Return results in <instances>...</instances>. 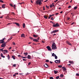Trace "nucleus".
<instances>
[{"label":"nucleus","instance_id":"0e129e2a","mask_svg":"<svg viewBox=\"0 0 79 79\" xmlns=\"http://www.w3.org/2000/svg\"><path fill=\"white\" fill-rule=\"evenodd\" d=\"M58 1V0H56V1H54V2H56Z\"/></svg>","mask_w":79,"mask_h":79},{"label":"nucleus","instance_id":"6e6552de","mask_svg":"<svg viewBox=\"0 0 79 79\" xmlns=\"http://www.w3.org/2000/svg\"><path fill=\"white\" fill-rule=\"evenodd\" d=\"M6 47V45L4 44L3 43L1 45V47Z\"/></svg>","mask_w":79,"mask_h":79},{"label":"nucleus","instance_id":"4468645a","mask_svg":"<svg viewBox=\"0 0 79 79\" xmlns=\"http://www.w3.org/2000/svg\"><path fill=\"white\" fill-rule=\"evenodd\" d=\"M1 57H2V58L5 57V56H3L2 53L1 54Z\"/></svg>","mask_w":79,"mask_h":79},{"label":"nucleus","instance_id":"412c9836","mask_svg":"<svg viewBox=\"0 0 79 79\" xmlns=\"http://www.w3.org/2000/svg\"><path fill=\"white\" fill-rule=\"evenodd\" d=\"M27 54H28V53H27V52H24L23 53V55H25L26 56L27 55Z\"/></svg>","mask_w":79,"mask_h":79},{"label":"nucleus","instance_id":"393cba45","mask_svg":"<svg viewBox=\"0 0 79 79\" xmlns=\"http://www.w3.org/2000/svg\"><path fill=\"white\" fill-rule=\"evenodd\" d=\"M60 77H63V76H64V75L63 74H61L60 76Z\"/></svg>","mask_w":79,"mask_h":79},{"label":"nucleus","instance_id":"6ab92c4d","mask_svg":"<svg viewBox=\"0 0 79 79\" xmlns=\"http://www.w3.org/2000/svg\"><path fill=\"white\" fill-rule=\"evenodd\" d=\"M53 72H54L55 74H57V73H58V72L56 71L55 70H54Z\"/></svg>","mask_w":79,"mask_h":79},{"label":"nucleus","instance_id":"5701e85b","mask_svg":"<svg viewBox=\"0 0 79 79\" xmlns=\"http://www.w3.org/2000/svg\"><path fill=\"white\" fill-rule=\"evenodd\" d=\"M12 58H13V60H15V56H12Z\"/></svg>","mask_w":79,"mask_h":79},{"label":"nucleus","instance_id":"5fc2aeb1","mask_svg":"<svg viewBox=\"0 0 79 79\" xmlns=\"http://www.w3.org/2000/svg\"><path fill=\"white\" fill-rule=\"evenodd\" d=\"M70 7H71V6H68V8H70Z\"/></svg>","mask_w":79,"mask_h":79},{"label":"nucleus","instance_id":"bf43d9fd","mask_svg":"<svg viewBox=\"0 0 79 79\" xmlns=\"http://www.w3.org/2000/svg\"><path fill=\"white\" fill-rule=\"evenodd\" d=\"M27 57H22V58H27Z\"/></svg>","mask_w":79,"mask_h":79},{"label":"nucleus","instance_id":"13d9d810","mask_svg":"<svg viewBox=\"0 0 79 79\" xmlns=\"http://www.w3.org/2000/svg\"><path fill=\"white\" fill-rule=\"evenodd\" d=\"M50 18H51V16L50 15L49 17H48V19H50Z\"/></svg>","mask_w":79,"mask_h":79},{"label":"nucleus","instance_id":"bb28decb","mask_svg":"<svg viewBox=\"0 0 79 79\" xmlns=\"http://www.w3.org/2000/svg\"><path fill=\"white\" fill-rule=\"evenodd\" d=\"M11 15H14V16L15 15V13L14 12H11Z\"/></svg>","mask_w":79,"mask_h":79},{"label":"nucleus","instance_id":"cd10ccee","mask_svg":"<svg viewBox=\"0 0 79 79\" xmlns=\"http://www.w3.org/2000/svg\"><path fill=\"white\" fill-rule=\"evenodd\" d=\"M3 49H4V48L1 49H0V50H1V51H2V52H4V50H3Z\"/></svg>","mask_w":79,"mask_h":79},{"label":"nucleus","instance_id":"4be33fe9","mask_svg":"<svg viewBox=\"0 0 79 79\" xmlns=\"http://www.w3.org/2000/svg\"><path fill=\"white\" fill-rule=\"evenodd\" d=\"M33 36L34 37H38V36L35 35H33Z\"/></svg>","mask_w":79,"mask_h":79},{"label":"nucleus","instance_id":"c9c22d12","mask_svg":"<svg viewBox=\"0 0 79 79\" xmlns=\"http://www.w3.org/2000/svg\"><path fill=\"white\" fill-rule=\"evenodd\" d=\"M46 7L47 8H48V9H49V6H48L47 5L46 6Z\"/></svg>","mask_w":79,"mask_h":79},{"label":"nucleus","instance_id":"ddd939ff","mask_svg":"<svg viewBox=\"0 0 79 79\" xmlns=\"http://www.w3.org/2000/svg\"><path fill=\"white\" fill-rule=\"evenodd\" d=\"M0 42L1 43V44H3L4 43V41L3 40H0Z\"/></svg>","mask_w":79,"mask_h":79},{"label":"nucleus","instance_id":"e433bc0d","mask_svg":"<svg viewBox=\"0 0 79 79\" xmlns=\"http://www.w3.org/2000/svg\"><path fill=\"white\" fill-rule=\"evenodd\" d=\"M29 38L30 39H31V40H33V38L32 37H30Z\"/></svg>","mask_w":79,"mask_h":79},{"label":"nucleus","instance_id":"7ed1b4c3","mask_svg":"<svg viewBox=\"0 0 79 79\" xmlns=\"http://www.w3.org/2000/svg\"><path fill=\"white\" fill-rule=\"evenodd\" d=\"M60 26V24H58V23H56V24H53V27H59Z\"/></svg>","mask_w":79,"mask_h":79},{"label":"nucleus","instance_id":"c85d7f7f","mask_svg":"<svg viewBox=\"0 0 79 79\" xmlns=\"http://www.w3.org/2000/svg\"><path fill=\"white\" fill-rule=\"evenodd\" d=\"M63 71H66V68L64 67L63 68Z\"/></svg>","mask_w":79,"mask_h":79},{"label":"nucleus","instance_id":"49530a36","mask_svg":"<svg viewBox=\"0 0 79 79\" xmlns=\"http://www.w3.org/2000/svg\"><path fill=\"white\" fill-rule=\"evenodd\" d=\"M31 64V62H29L28 63V66H29V65H30Z\"/></svg>","mask_w":79,"mask_h":79},{"label":"nucleus","instance_id":"58836bf2","mask_svg":"<svg viewBox=\"0 0 79 79\" xmlns=\"http://www.w3.org/2000/svg\"><path fill=\"white\" fill-rule=\"evenodd\" d=\"M7 43V42H4V43H3L5 45H6V44Z\"/></svg>","mask_w":79,"mask_h":79},{"label":"nucleus","instance_id":"20e7f679","mask_svg":"<svg viewBox=\"0 0 79 79\" xmlns=\"http://www.w3.org/2000/svg\"><path fill=\"white\" fill-rule=\"evenodd\" d=\"M58 31V30H55L53 31H52L51 32V34H53V33H55L56 32H57Z\"/></svg>","mask_w":79,"mask_h":79},{"label":"nucleus","instance_id":"f257e3e1","mask_svg":"<svg viewBox=\"0 0 79 79\" xmlns=\"http://www.w3.org/2000/svg\"><path fill=\"white\" fill-rule=\"evenodd\" d=\"M52 50H55V49H57L56 46L55 44V43L53 42L52 46Z\"/></svg>","mask_w":79,"mask_h":79},{"label":"nucleus","instance_id":"a19ab883","mask_svg":"<svg viewBox=\"0 0 79 79\" xmlns=\"http://www.w3.org/2000/svg\"><path fill=\"white\" fill-rule=\"evenodd\" d=\"M16 64H14L13 65V66L14 67H16Z\"/></svg>","mask_w":79,"mask_h":79},{"label":"nucleus","instance_id":"7c9ffc66","mask_svg":"<svg viewBox=\"0 0 79 79\" xmlns=\"http://www.w3.org/2000/svg\"><path fill=\"white\" fill-rule=\"evenodd\" d=\"M55 55H56V54H55V53H52V56H55Z\"/></svg>","mask_w":79,"mask_h":79},{"label":"nucleus","instance_id":"052dcab7","mask_svg":"<svg viewBox=\"0 0 79 79\" xmlns=\"http://www.w3.org/2000/svg\"><path fill=\"white\" fill-rule=\"evenodd\" d=\"M74 23L73 22L71 24V25H73V24H74Z\"/></svg>","mask_w":79,"mask_h":79},{"label":"nucleus","instance_id":"c03bdc74","mask_svg":"<svg viewBox=\"0 0 79 79\" xmlns=\"http://www.w3.org/2000/svg\"><path fill=\"white\" fill-rule=\"evenodd\" d=\"M50 79H53V77H50Z\"/></svg>","mask_w":79,"mask_h":79},{"label":"nucleus","instance_id":"f8f14e48","mask_svg":"<svg viewBox=\"0 0 79 79\" xmlns=\"http://www.w3.org/2000/svg\"><path fill=\"white\" fill-rule=\"evenodd\" d=\"M33 41H35V42H39V41L37 39H34L33 40Z\"/></svg>","mask_w":79,"mask_h":79},{"label":"nucleus","instance_id":"09e8293b","mask_svg":"<svg viewBox=\"0 0 79 79\" xmlns=\"http://www.w3.org/2000/svg\"><path fill=\"white\" fill-rule=\"evenodd\" d=\"M9 40H11V39H12V38H11V37H10V38L9 39Z\"/></svg>","mask_w":79,"mask_h":79},{"label":"nucleus","instance_id":"6e6d98bb","mask_svg":"<svg viewBox=\"0 0 79 79\" xmlns=\"http://www.w3.org/2000/svg\"><path fill=\"white\" fill-rule=\"evenodd\" d=\"M18 57H21V56H20V55H18Z\"/></svg>","mask_w":79,"mask_h":79},{"label":"nucleus","instance_id":"864d4df0","mask_svg":"<svg viewBox=\"0 0 79 79\" xmlns=\"http://www.w3.org/2000/svg\"><path fill=\"white\" fill-rule=\"evenodd\" d=\"M50 16H51V17H52V16H54V15H50Z\"/></svg>","mask_w":79,"mask_h":79},{"label":"nucleus","instance_id":"e2e57ef3","mask_svg":"<svg viewBox=\"0 0 79 79\" xmlns=\"http://www.w3.org/2000/svg\"><path fill=\"white\" fill-rule=\"evenodd\" d=\"M58 14H59L58 13H56V15H58Z\"/></svg>","mask_w":79,"mask_h":79},{"label":"nucleus","instance_id":"aec40b11","mask_svg":"<svg viewBox=\"0 0 79 79\" xmlns=\"http://www.w3.org/2000/svg\"><path fill=\"white\" fill-rule=\"evenodd\" d=\"M7 58L8 60H10V56H9V55H7Z\"/></svg>","mask_w":79,"mask_h":79},{"label":"nucleus","instance_id":"39448f33","mask_svg":"<svg viewBox=\"0 0 79 79\" xmlns=\"http://www.w3.org/2000/svg\"><path fill=\"white\" fill-rule=\"evenodd\" d=\"M46 48L48 49V50H49V51H52V50H51V48L49 46H48L46 47Z\"/></svg>","mask_w":79,"mask_h":79},{"label":"nucleus","instance_id":"69168bd1","mask_svg":"<svg viewBox=\"0 0 79 79\" xmlns=\"http://www.w3.org/2000/svg\"><path fill=\"white\" fill-rule=\"evenodd\" d=\"M13 45H15V43L13 42Z\"/></svg>","mask_w":79,"mask_h":79},{"label":"nucleus","instance_id":"3c124183","mask_svg":"<svg viewBox=\"0 0 79 79\" xmlns=\"http://www.w3.org/2000/svg\"><path fill=\"white\" fill-rule=\"evenodd\" d=\"M45 6H43V10H45Z\"/></svg>","mask_w":79,"mask_h":79},{"label":"nucleus","instance_id":"79ce46f5","mask_svg":"<svg viewBox=\"0 0 79 79\" xmlns=\"http://www.w3.org/2000/svg\"><path fill=\"white\" fill-rule=\"evenodd\" d=\"M51 20H54V19L53 18V17H52L51 18Z\"/></svg>","mask_w":79,"mask_h":79},{"label":"nucleus","instance_id":"a211bd4d","mask_svg":"<svg viewBox=\"0 0 79 79\" xmlns=\"http://www.w3.org/2000/svg\"><path fill=\"white\" fill-rule=\"evenodd\" d=\"M15 24H16V25H17V26H19V23H15Z\"/></svg>","mask_w":79,"mask_h":79},{"label":"nucleus","instance_id":"dca6fc26","mask_svg":"<svg viewBox=\"0 0 79 79\" xmlns=\"http://www.w3.org/2000/svg\"><path fill=\"white\" fill-rule=\"evenodd\" d=\"M69 63L71 64H74V62L72 61H69Z\"/></svg>","mask_w":79,"mask_h":79},{"label":"nucleus","instance_id":"c756f323","mask_svg":"<svg viewBox=\"0 0 79 79\" xmlns=\"http://www.w3.org/2000/svg\"><path fill=\"white\" fill-rule=\"evenodd\" d=\"M4 52H6V53H8V50H4Z\"/></svg>","mask_w":79,"mask_h":79},{"label":"nucleus","instance_id":"a18cd8bd","mask_svg":"<svg viewBox=\"0 0 79 79\" xmlns=\"http://www.w3.org/2000/svg\"><path fill=\"white\" fill-rule=\"evenodd\" d=\"M10 6H12V7H13V4H10Z\"/></svg>","mask_w":79,"mask_h":79},{"label":"nucleus","instance_id":"72a5a7b5","mask_svg":"<svg viewBox=\"0 0 79 79\" xmlns=\"http://www.w3.org/2000/svg\"><path fill=\"white\" fill-rule=\"evenodd\" d=\"M50 7V8H52V7H53V6H52V4H51L50 5H49Z\"/></svg>","mask_w":79,"mask_h":79},{"label":"nucleus","instance_id":"f704fd0d","mask_svg":"<svg viewBox=\"0 0 79 79\" xmlns=\"http://www.w3.org/2000/svg\"><path fill=\"white\" fill-rule=\"evenodd\" d=\"M74 10H76V9L77 8V7L75 6L74 7Z\"/></svg>","mask_w":79,"mask_h":79},{"label":"nucleus","instance_id":"ea45409f","mask_svg":"<svg viewBox=\"0 0 79 79\" xmlns=\"http://www.w3.org/2000/svg\"><path fill=\"white\" fill-rule=\"evenodd\" d=\"M76 75L77 76H79V73H77L76 74Z\"/></svg>","mask_w":79,"mask_h":79},{"label":"nucleus","instance_id":"4d7b16f0","mask_svg":"<svg viewBox=\"0 0 79 79\" xmlns=\"http://www.w3.org/2000/svg\"><path fill=\"white\" fill-rule=\"evenodd\" d=\"M5 38H3L2 39V40H3V41H4V40H5Z\"/></svg>","mask_w":79,"mask_h":79},{"label":"nucleus","instance_id":"8fccbe9b","mask_svg":"<svg viewBox=\"0 0 79 79\" xmlns=\"http://www.w3.org/2000/svg\"><path fill=\"white\" fill-rule=\"evenodd\" d=\"M13 76L14 77H15V76H16V74L15 73L13 75Z\"/></svg>","mask_w":79,"mask_h":79},{"label":"nucleus","instance_id":"4c0bfd02","mask_svg":"<svg viewBox=\"0 0 79 79\" xmlns=\"http://www.w3.org/2000/svg\"><path fill=\"white\" fill-rule=\"evenodd\" d=\"M14 9H15V8H16V5H14L13 6Z\"/></svg>","mask_w":79,"mask_h":79},{"label":"nucleus","instance_id":"37998d69","mask_svg":"<svg viewBox=\"0 0 79 79\" xmlns=\"http://www.w3.org/2000/svg\"><path fill=\"white\" fill-rule=\"evenodd\" d=\"M0 2L1 3H3V1L2 0H0Z\"/></svg>","mask_w":79,"mask_h":79},{"label":"nucleus","instance_id":"473e14b6","mask_svg":"<svg viewBox=\"0 0 79 79\" xmlns=\"http://www.w3.org/2000/svg\"><path fill=\"white\" fill-rule=\"evenodd\" d=\"M59 78H60V76H58L56 77V79H59Z\"/></svg>","mask_w":79,"mask_h":79},{"label":"nucleus","instance_id":"b1692460","mask_svg":"<svg viewBox=\"0 0 79 79\" xmlns=\"http://www.w3.org/2000/svg\"><path fill=\"white\" fill-rule=\"evenodd\" d=\"M54 56L55 57V59H57L58 57L56 56V55H54Z\"/></svg>","mask_w":79,"mask_h":79},{"label":"nucleus","instance_id":"680f3d73","mask_svg":"<svg viewBox=\"0 0 79 79\" xmlns=\"http://www.w3.org/2000/svg\"><path fill=\"white\" fill-rule=\"evenodd\" d=\"M23 61H26V60L24 59H23Z\"/></svg>","mask_w":79,"mask_h":79},{"label":"nucleus","instance_id":"603ef678","mask_svg":"<svg viewBox=\"0 0 79 79\" xmlns=\"http://www.w3.org/2000/svg\"><path fill=\"white\" fill-rule=\"evenodd\" d=\"M29 73H27V74H26V76H27V75H28L29 74Z\"/></svg>","mask_w":79,"mask_h":79},{"label":"nucleus","instance_id":"9b49d317","mask_svg":"<svg viewBox=\"0 0 79 79\" xmlns=\"http://www.w3.org/2000/svg\"><path fill=\"white\" fill-rule=\"evenodd\" d=\"M21 37H25V36L24 35V34H22L21 35Z\"/></svg>","mask_w":79,"mask_h":79},{"label":"nucleus","instance_id":"1a4fd4ad","mask_svg":"<svg viewBox=\"0 0 79 79\" xmlns=\"http://www.w3.org/2000/svg\"><path fill=\"white\" fill-rule=\"evenodd\" d=\"M66 42H67V44H68V45H72L71 44V43H70V42H69V41H67Z\"/></svg>","mask_w":79,"mask_h":79},{"label":"nucleus","instance_id":"423d86ee","mask_svg":"<svg viewBox=\"0 0 79 79\" xmlns=\"http://www.w3.org/2000/svg\"><path fill=\"white\" fill-rule=\"evenodd\" d=\"M55 62L56 63H60V60H56L55 61Z\"/></svg>","mask_w":79,"mask_h":79},{"label":"nucleus","instance_id":"f3484780","mask_svg":"<svg viewBox=\"0 0 79 79\" xmlns=\"http://www.w3.org/2000/svg\"><path fill=\"white\" fill-rule=\"evenodd\" d=\"M5 5L3 4L2 5V7L3 8H5Z\"/></svg>","mask_w":79,"mask_h":79},{"label":"nucleus","instance_id":"9d476101","mask_svg":"<svg viewBox=\"0 0 79 79\" xmlns=\"http://www.w3.org/2000/svg\"><path fill=\"white\" fill-rule=\"evenodd\" d=\"M31 56L30 55H28L27 56V58L28 59H31Z\"/></svg>","mask_w":79,"mask_h":79},{"label":"nucleus","instance_id":"0eeeda50","mask_svg":"<svg viewBox=\"0 0 79 79\" xmlns=\"http://www.w3.org/2000/svg\"><path fill=\"white\" fill-rule=\"evenodd\" d=\"M44 66L45 68H48V65L47 64H45L44 65Z\"/></svg>","mask_w":79,"mask_h":79},{"label":"nucleus","instance_id":"f03ea898","mask_svg":"<svg viewBox=\"0 0 79 79\" xmlns=\"http://www.w3.org/2000/svg\"><path fill=\"white\" fill-rule=\"evenodd\" d=\"M36 3L37 5H41V4H42V3L41 2L40 0H38L36 2Z\"/></svg>","mask_w":79,"mask_h":79},{"label":"nucleus","instance_id":"774afa93","mask_svg":"<svg viewBox=\"0 0 79 79\" xmlns=\"http://www.w3.org/2000/svg\"><path fill=\"white\" fill-rule=\"evenodd\" d=\"M10 41V40H9L8 39V40H7V42H8Z\"/></svg>","mask_w":79,"mask_h":79},{"label":"nucleus","instance_id":"2f4dec72","mask_svg":"<svg viewBox=\"0 0 79 79\" xmlns=\"http://www.w3.org/2000/svg\"><path fill=\"white\" fill-rule=\"evenodd\" d=\"M58 67H59V68H62V65H58Z\"/></svg>","mask_w":79,"mask_h":79},{"label":"nucleus","instance_id":"a878e982","mask_svg":"<svg viewBox=\"0 0 79 79\" xmlns=\"http://www.w3.org/2000/svg\"><path fill=\"white\" fill-rule=\"evenodd\" d=\"M23 28H25V23L23 24Z\"/></svg>","mask_w":79,"mask_h":79},{"label":"nucleus","instance_id":"de8ad7c7","mask_svg":"<svg viewBox=\"0 0 79 79\" xmlns=\"http://www.w3.org/2000/svg\"><path fill=\"white\" fill-rule=\"evenodd\" d=\"M46 62H49V60H46Z\"/></svg>","mask_w":79,"mask_h":79},{"label":"nucleus","instance_id":"338daca9","mask_svg":"<svg viewBox=\"0 0 79 79\" xmlns=\"http://www.w3.org/2000/svg\"><path fill=\"white\" fill-rule=\"evenodd\" d=\"M10 49H11V47L9 48V50H10Z\"/></svg>","mask_w":79,"mask_h":79},{"label":"nucleus","instance_id":"2eb2a0df","mask_svg":"<svg viewBox=\"0 0 79 79\" xmlns=\"http://www.w3.org/2000/svg\"><path fill=\"white\" fill-rule=\"evenodd\" d=\"M48 15H44V18H45V19H47L48 18Z\"/></svg>","mask_w":79,"mask_h":79}]
</instances>
